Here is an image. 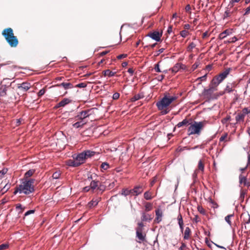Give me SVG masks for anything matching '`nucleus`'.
<instances>
[{
  "label": "nucleus",
  "mask_w": 250,
  "mask_h": 250,
  "mask_svg": "<svg viewBox=\"0 0 250 250\" xmlns=\"http://www.w3.org/2000/svg\"><path fill=\"white\" fill-rule=\"evenodd\" d=\"M2 35L11 47H15L17 46L18 40L17 37L14 35L13 31L11 28H7L3 30Z\"/></svg>",
  "instance_id": "nucleus-1"
},
{
  "label": "nucleus",
  "mask_w": 250,
  "mask_h": 250,
  "mask_svg": "<svg viewBox=\"0 0 250 250\" xmlns=\"http://www.w3.org/2000/svg\"><path fill=\"white\" fill-rule=\"evenodd\" d=\"M206 124L207 121H206L203 122L194 121L192 123L191 122L188 129V135L189 136L194 134L199 135Z\"/></svg>",
  "instance_id": "nucleus-2"
},
{
  "label": "nucleus",
  "mask_w": 250,
  "mask_h": 250,
  "mask_svg": "<svg viewBox=\"0 0 250 250\" xmlns=\"http://www.w3.org/2000/svg\"><path fill=\"white\" fill-rule=\"evenodd\" d=\"M176 99V96H170L168 94H166L160 101L156 103V105L159 110H163L165 108L169 106Z\"/></svg>",
  "instance_id": "nucleus-3"
},
{
  "label": "nucleus",
  "mask_w": 250,
  "mask_h": 250,
  "mask_svg": "<svg viewBox=\"0 0 250 250\" xmlns=\"http://www.w3.org/2000/svg\"><path fill=\"white\" fill-rule=\"evenodd\" d=\"M89 186L91 189V192L92 193L96 192L97 194H102L106 188V187L101 184L97 179L92 180Z\"/></svg>",
  "instance_id": "nucleus-4"
},
{
  "label": "nucleus",
  "mask_w": 250,
  "mask_h": 250,
  "mask_svg": "<svg viewBox=\"0 0 250 250\" xmlns=\"http://www.w3.org/2000/svg\"><path fill=\"white\" fill-rule=\"evenodd\" d=\"M142 186H136L133 189H129L127 188H123L122 190L121 194L125 196L131 195V196H137L141 194L143 191Z\"/></svg>",
  "instance_id": "nucleus-5"
},
{
  "label": "nucleus",
  "mask_w": 250,
  "mask_h": 250,
  "mask_svg": "<svg viewBox=\"0 0 250 250\" xmlns=\"http://www.w3.org/2000/svg\"><path fill=\"white\" fill-rule=\"evenodd\" d=\"M95 152L90 150H86L76 155L73 156V158L75 159L77 163H80V165L84 163L87 158L94 156Z\"/></svg>",
  "instance_id": "nucleus-6"
},
{
  "label": "nucleus",
  "mask_w": 250,
  "mask_h": 250,
  "mask_svg": "<svg viewBox=\"0 0 250 250\" xmlns=\"http://www.w3.org/2000/svg\"><path fill=\"white\" fill-rule=\"evenodd\" d=\"M138 226L136 228L137 242L139 243L146 241V234L144 231V224L142 223H138Z\"/></svg>",
  "instance_id": "nucleus-7"
},
{
  "label": "nucleus",
  "mask_w": 250,
  "mask_h": 250,
  "mask_svg": "<svg viewBox=\"0 0 250 250\" xmlns=\"http://www.w3.org/2000/svg\"><path fill=\"white\" fill-rule=\"evenodd\" d=\"M95 108H92L87 110H83L78 113L76 118L80 120H83L84 119L89 117L90 116L94 114Z\"/></svg>",
  "instance_id": "nucleus-8"
},
{
  "label": "nucleus",
  "mask_w": 250,
  "mask_h": 250,
  "mask_svg": "<svg viewBox=\"0 0 250 250\" xmlns=\"http://www.w3.org/2000/svg\"><path fill=\"white\" fill-rule=\"evenodd\" d=\"M19 186L20 187V193H23L25 194H29L34 191V187L30 186L25 181Z\"/></svg>",
  "instance_id": "nucleus-9"
},
{
  "label": "nucleus",
  "mask_w": 250,
  "mask_h": 250,
  "mask_svg": "<svg viewBox=\"0 0 250 250\" xmlns=\"http://www.w3.org/2000/svg\"><path fill=\"white\" fill-rule=\"evenodd\" d=\"M216 90H217V89H215V88H213L209 85V88H205L202 92V94L203 96L207 98H209L211 97L212 93Z\"/></svg>",
  "instance_id": "nucleus-10"
},
{
  "label": "nucleus",
  "mask_w": 250,
  "mask_h": 250,
  "mask_svg": "<svg viewBox=\"0 0 250 250\" xmlns=\"http://www.w3.org/2000/svg\"><path fill=\"white\" fill-rule=\"evenodd\" d=\"M162 36V34H160L158 31H154L152 33H150L147 35L148 37H149L152 39L156 41V42H159L161 40V37Z\"/></svg>",
  "instance_id": "nucleus-11"
},
{
  "label": "nucleus",
  "mask_w": 250,
  "mask_h": 250,
  "mask_svg": "<svg viewBox=\"0 0 250 250\" xmlns=\"http://www.w3.org/2000/svg\"><path fill=\"white\" fill-rule=\"evenodd\" d=\"M222 81L220 80V79L216 76L214 77L212 80H211L209 85L215 88V89H217V86L222 82Z\"/></svg>",
  "instance_id": "nucleus-12"
},
{
  "label": "nucleus",
  "mask_w": 250,
  "mask_h": 250,
  "mask_svg": "<svg viewBox=\"0 0 250 250\" xmlns=\"http://www.w3.org/2000/svg\"><path fill=\"white\" fill-rule=\"evenodd\" d=\"M186 66L180 63H177L171 69V71L173 73L177 72L180 69H185Z\"/></svg>",
  "instance_id": "nucleus-13"
},
{
  "label": "nucleus",
  "mask_w": 250,
  "mask_h": 250,
  "mask_svg": "<svg viewBox=\"0 0 250 250\" xmlns=\"http://www.w3.org/2000/svg\"><path fill=\"white\" fill-rule=\"evenodd\" d=\"M30 87V84L28 83H22L21 84H19L18 85V88L23 92H25L27 91Z\"/></svg>",
  "instance_id": "nucleus-14"
},
{
  "label": "nucleus",
  "mask_w": 250,
  "mask_h": 250,
  "mask_svg": "<svg viewBox=\"0 0 250 250\" xmlns=\"http://www.w3.org/2000/svg\"><path fill=\"white\" fill-rule=\"evenodd\" d=\"M230 70V68H228L224 72L221 73L217 76L220 79V80H221V81H223L229 75Z\"/></svg>",
  "instance_id": "nucleus-15"
},
{
  "label": "nucleus",
  "mask_w": 250,
  "mask_h": 250,
  "mask_svg": "<svg viewBox=\"0 0 250 250\" xmlns=\"http://www.w3.org/2000/svg\"><path fill=\"white\" fill-rule=\"evenodd\" d=\"M101 198H96V199H92L90 202H89L88 204H87V208H93L95 207H96L98 203L99 202V201L101 200Z\"/></svg>",
  "instance_id": "nucleus-16"
},
{
  "label": "nucleus",
  "mask_w": 250,
  "mask_h": 250,
  "mask_svg": "<svg viewBox=\"0 0 250 250\" xmlns=\"http://www.w3.org/2000/svg\"><path fill=\"white\" fill-rule=\"evenodd\" d=\"M71 102V100L68 98H64L60 102H59L55 106L56 108H59L60 107H63L66 104H69Z\"/></svg>",
  "instance_id": "nucleus-17"
},
{
  "label": "nucleus",
  "mask_w": 250,
  "mask_h": 250,
  "mask_svg": "<svg viewBox=\"0 0 250 250\" xmlns=\"http://www.w3.org/2000/svg\"><path fill=\"white\" fill-rule=\"evenodd\" d=\"M67 166L73 167H77L80 166V163H77L75 159H69L66 162Z\"/></svg>",
  "instance_id": "nucleus-18"
},
{
  "label": "nucleus",
  "mask_w": 250,
  "mask_h": 250,
  "mask_svg": "<svg viewBox=\"0 0 250 250\" xmlns=\"http://www.w3.org/2000/svg\"><path fill=\"white\" fill-rule=\"evenodd\" d=\"M191 121H192L191 120L189 121L187 119H185L182 122L178 123L177 124V125H176V126L177 127L179 128L183 126H187L188 125H190Z\"/></svg>",
  "instance_id": "nucleus-19"
},
{
  "label": "nucleus",
  "mask_w": 250,
  "mask_h": 250,
  "mask_svg": "<svg viewBox=\"0 0 250 250\" xmlns=\"http://www.w3.org/2000/svg\"><path fill=\"white\" fill-rule=\"evenodd\" d=\"M234 92V94L235 95V94L237 92V91L235 90L234 89L232 88V84H230V83H229L226 86V87L225 89V92L226 93H230V92Z\"/></svg>",
  "instance_id": "nucleus-20"
},
{
  "label": "nucleus",
  "mask_w": 250,
  "mask_h": 250,
  "mask_svg": "<svg viewBox=\"0 0 250 250\" xmlns=\"http://www.w3.org/2000/svg\"><path fill=\"white\" fill-rule=\"evenodd\" d=\"M58 86H62L65 89H71L73 87V84L70 83H62L59 84H57Z\"/></svg>",
  "instance_id": "nucleus-21"
},
{
  "label": "nucleus",
  "mask_w": 250,
  "mask_h": 250,
  "mask_svg": "<svg viewBox=\"0 0 250 250\" xmlns=\"http://www.w3.org/2000/svg\"><path fill=\"white\" fill-rule=\"evenodd\" d=\"M156 217L155 219H160L163 217V210L162 208L159 207L155 210Z\"/></svg>",
  "instance_id": "nucleus-22"
},
{
  "label": "nucleus",
  "mask_w": 250,
  "mask_h": 250,
  "mask_svg": "<svg viewBox=\"0 0 250 250\" xmlns=\"http://www.w3.org/2000/svg\"><path fill=\"white\" fill-rule=\"evenodd\" d=\"M191 234L190 229L188 227H186L184 234V239L185 240H188Z\"/></svg>",
  "instance_id": "nucleus-23"
},
{
  "label": "nucleus",
  "mask_w": 250,
  "mask_h": 250,
  "mask_svg": "<svg viewBox=\"0 0 250 250\" xmlns=\"http://www.w3.org/2000/svg\"><path fill=\"white\" fill-rule=\"evenodd\" d=\"M144 97V95L143 93H140L137 94L135 95L131 99V102H135L137 100H139L143 98Z\"/></svg>",
  "instance_id": "nucleus-24"
},
{
  "label": "nucleus",
  "mask_w": 250,
  "mask_h": 250,
  "mask_svg": "<svg viewBox=\"0 0 250 250\" xmlns=\"http://www.w3.org/2000/svg\"><path fill=\"white\" fill-rule=\"evenodd\" d=\"M85 124L86 123H84L83 120H80L73 124L72 126L76 128H82Z\"/></svg>",
  "instance_id": "nucleus-25"
},
{
  "label": "nucleus",
  "mask_w": 250,
  "mask_h": 250,
  "mask_svg": "<svg viewBox=\"0 0 250 250\" xmlns=\"http://www.w3.org/2000/svg\"><path fill=\"white\" fill-rule=\"evenodd\" d=\"M104 76H108L109 77L114 76L116 72L110 71L109 69L105 70L103 72Z\"/></svg>",
  "instance_id": "nucleus-26"
},
{
  "label": "nucleus",
  "mask_w": 250,
  "mask_h": 250,
  "mask_svg": "<svg viewBox=\"0 0 250 250\" xmlns=\"http://www.w3.org/2000/svg\"><path fill=\"white\" fill-rule=\"evenodd\" d=\"M245 117V116L242 113H238L235 117V120L237 123L244 121Z\"/></svg>",
  "instance_id": "nucleus-27"
},
{
  "label": "nucleus",
  "mask_w": 250,
  "mask_h": 250,
  "mask_svg": "<svg viewBox=\"0 0 250 250\" xmlns=\"http://www.w3.org/2000/svg\"><path fill=\"white\" fill-rule=\"evenodd\" d=\"M35 169H29L25 173L24 177L25 178H28L31 177V176H32L33 175V174L35 173Z\"/></svg>",
  "instance_id": "nucleus-28"
},
{
  "label": "nucleus",
  "mask_w": 250,
  "mask_h": 250,
  "mask_svg": "<svg viewBox=\"0 0 250 250\" xmlns=\"http://www.w3.org/2000/svg\"><path fill=\"white\" fill-rule=\"evenodd\" d=\"M144 198L146 200H151L153 197L152 196V193L149 191H147L144 193Z\"/></svg>",
  "instance_id": "nucleus-29"
},
{
  "label": "nucleus",
  "mask_w": 250,
  "mask_h": 250,
  "mask_svg": "<svg viewBox=\"0 0 250 250\" xmlns=\"http://www.w3.org/2000/svg\"><path fill=\"white\" fill-rule=\"evenodd\" d=\"M239 183L240 184H244V185H246L247 178L246 177L243 176L240 174L239 176Z\"/></svg>",
  "instance_id": "nucleus-30"
},
{
  "label": "nucleus",
  "mask_w": 250,
  "mask_h": 250,
  "mask_svg": "<svg viewBox=\"0 0 250 250\" xmlns=\"http://www.w3.org/2000/svg\"><path fill=\"white\" fill-rule=\"evenodd\" d=\"M24 208H25L23 207L21 204L17 205L16 208V211L18 212L19 214L22 213Z\"/></svg>",
  "instance_id": "nucleus-31"
},
{
  "label": "nucleus",
  "mask_w": 250,
  "mask_h": 250,
  "mask_svg": "<svg viewBox=\"0 0 250 250\" xmlns=\"http://www.w3.org/2000/svg\"><path fill=\"white\" fill-rule=\"evenodd\" d=\"M245 228V229L250 230V220H248L244 223L242 228Z\"/></svg>",
  "instance_id": "nucleus-32"
},
{
  "label": "nucleus",
  "mask_w": 250,
  "mask_h": 250,
  "mask_svg": "<svg viewBox=\"0 0 250 250\" xmlns=\"http://www.w3.org/2000/svg\"><path fill=\"white\" fill-rule=\"evenodd\" d=\"M229 35V31L228 30H225L224 32H222L219 34V38L221 39H224L226 37H227Z\"/></svg>",
  "instance_id": "nucleus-33"
},
{
  "label": "nucleus",
  "mask_w": 250,
  "mask_h": 250,
  "mask_svg": "<svg viewBox=\"0 0 250 250\" xmlns=\"http://www.w3.org/2000/svg\"><path fill=\"white\" fill-rule=\"evenodd\" d=\"M10 188V184H6L5 185V186L2 188L1 190V192H2V194L6 192Z\"/></svg>",
  "instance_id": "nucleus-34"
},
{
  "label": "nucleus",
  "mask_w": 250,
  "mask_h": 250,
  "mask_svg": "<svg viewBox=\"0 0 250 250\" xmlns=\"http://www.w3.org/2000/svg\"><path fill=\"white\" fill-rule=\"evenodd\" d=\"M198 167L199 170H200L202 171H204V165L201 160H200L198 162Z\"/></svg>",
  "instance_id": "nucleus-35"
},
{
  "label": "nucleus",
  "mask_w": 250,
  "mask_h": 250,
  "mask_svg": "<svg viewBox=\"0 0 250 250\" xmlns=\"http://www.w3.org/2000/svg\"><path fill=\"white\" fill-rule=\"evenodd\" d=\"M145 209L146 211L150 210L152 208V205L150 203H146L145 205Z\"/></svg>",
  "instance_id": "nucleus-36"
},
{
  "label": "nucleus",
  "mask_w": 250,
  "mask_h": 250,
  "mask_svg": "<svg viewBox=\"0 0 250 250\" xmlns=\"http://www.w3.org/2000/svg\"><path fill=\"white\" fill-rule=\"evenodd\" d=\"M101 167L104 170H106L109 167V165L107 163L104 162L102 164Z\"/></svg>",
  "instance_id": "nucleus-37"
},
{
  "label": "nucleus",
  "mask_w": 250,
  "mask_h": 250,
  "mask_svg": "<svg viewBox=\"0 0 250 250\" xmlns=\"http://www.w3.org/2000/svg\"><path fill=\"white\" fill-rule=\"evenodd\" d=\"M195 46L196 44L193 42H191V43H190L188 46V51H191L195 47Z\"/></svg>",
  "instance_id": "nucleus-38"
},
{
  "label": "nucleus",
  "mask_w": 250,
  "mask_h": 250,
  "mask_svg": "<svg viewBox=\"0 0 250 250\" xmlns=\"http://www.w3.org/2000/svg\"><path fill=\"white\" fill-rule=\"evenodd\" d=\"M250 113V108L248 107H245L242 110V114L245 116L247 114Z\"/></svg>",
  "instance_id": "nucleus-39"
},
{
  "label": "nucleus",
  "mask_w": 250,
  "mask_h": 250,
  "mask_svg": "<svg viewBox=\"0 0 250 250\" xmlns=\"http://www.w3.org/2000/svg\"><path fill=\"white\" fill-rule=\"evenodd\" d=\"M97 174L93 173V174H90V175H88V177H87V179L88 180L92 181L94 179H96V178H97Z\"/></svg>",
  "instance_id": "nucleus-40"
},
{
  "label": "nucleus",
  "mask_w": 250,
  "mask_h": 250,
  "mask_svg": "<svg viewBox=\"0 0 250 250\" xmlns=\"http://www.w3.org/2000/svg\"><path fill=\"white\" fill-rule=\"evenodd\" d=\"M61 175V173L60 172L56 171L54 172L52 175V177L53 179H59Z\"/></svg>",
  "instance_id": "nucleus-41"
},
{
  "label": "nucleus",
  "mask_w": 250,
  "mask_h": 250,
  "mask_svg": "<svg viewBox=\"0 0 250 250\" xmlns=\"http://www.w3.org/2000/svg\"><path fill=\"white\" fill-rule=\"evenodd\" d=\"M178 224H179L181 231L183 232V230H184L183 220H179Z\"/></svg>",
  "instance_id": "nucleus-42"
},
{
  "label": "nucleus",
  "mask_w": 250,
  "mask_h": 250,
  "mask_svg": "<svg viewBox=\"0 0 250 250\" xmlns=\"http://www.w3.org/2000/svg\"><path fill=\"white\" fill-rule=\"evenodd\" d=\"M188 34V31L186 30H182L180 32V35L183 37L185 38L187 36Z\"/></svg>",
  "instance_id": "nucleus-43"
},
{
  "label": "nucleus",
  "mask_w": 250,
  "mask_h": 250,
  "mask_svg": "<svg viewBox=\"0 0 250 250\" xmlns=\"http://www.w3.org/2000/svg\"><path fill=\"white\" fill-rule=\"evenodd\" d=\"M9 245L7 244H2L0 245V250H4L7 249Z\"/></svg>",
  "instance_id": "nucleus-44"
},
{
  "label": "nucleus",
  "mask_w": 250,
  "mask_h": 250,
  "mask_svg": "<svg viewBox=\"0 0 250 250\" xmlns=\"http://www.w3.org/2000/svg\"><path fill=\"white\" fill-rule=\"evenodd\" d=\"M6 95V88H0V96H4Z\"/></svg>",
  "instance_id": "nucleus-45"
},
{
  "label": "nucleus",
  "mask_w": 250,
  "mask_h": 250,
  "mask_svg": "<svg viewBox=\"0 0 250 250\" xmlns=\"http://www.w3.org/2000/svg\"><path fill=\"white\" fill-rule=\"evenodd\" d=\"M86 86V84L84 83H80L76 85V87L79 88H84Z\"/></svg>",
  "instance_id": "nucleus-46"
},
{
  "label": "nucleus",
  "mask_w": 250,
  "mask_h": 250,
  "mask_svg": "<svg viewBox=\"0 0 250 250\" xmlns=\"http://www.w3.org/2000/svg\"><path fill=\"white\" fill-rule=\"evenodd\" d=\"M35 210L34 209H32V210H29L27 211H26L24 214V216H26L29 214H33L34 213Z\"/></svg>",
  "instance_id": "nucleus-47"
},
{
  "label": "nucleus",
  "mask_w": 250,
  "mask_h": 250,
  "mask_svg": "<svg viewBox=\"0 0 250 250\" xmlns=\"http://www.w3.org/2000/svg\"><path fill=\"white\" fill-rule=\"evenodd\" d=\"M198 210L203 214H204L205 213V210L201 206L198 207Z\"/></svg>",
  "instance_id": "nucleus-48"
},
{
  "label": "nucleus",
  "mask_w": 250,
  "mask_h": 250,
  "mask_svg": "<svg viewBox=\"0 0 250 250\" xmlns=\"http://www.w3.org/2000/svg\"><path fill=\"white\" fill-rule=\"evenodd\" d=\"M8 171V169L6 168H4L2 169L1 171H0V175L1 177L2 176L4 175L5 174L7 173Z\"/></svg>",
  "instance_id": "nucleus-49"
},
{
  "label": "nucleus",
  "mask_w": 250,
  "mask_h": 250,
  "mask_svg": "<svg viewBox=\"0 0 250 250\" xmlns=\"http://www.w3.org/2000/svg\"><path fill=\"white\" fill-rule=\"evenodd\" d=\"M25 181H26L29 184V185H30V186H31V187H34L33 184L35 181V180L34 179H30L28 180H25Z\"/></svg>",
  "instance_id": "nucleus-50"
},
{
  "label": "nucleus",
  "mask_w": 250,
  "mask_h": 250,
  "mask_svg": "<svg viewBox=\"0 0 250 250\" xmlns=\"http://www.w3.org/2000/svg\"><path fill=\"white\" fill-rule=\"evenodd\" d=\"M45 92V90L44 88H42L39 91L38 96L39 97H41V96H42L43 95H44Z\"/></svg>",
  "instance_id": "nucleus-51"
},
{
  "label": "nucleus",
  "mask_w": 250,
  "mask_h": 250,
  "mask_svg": "<svg viewBox=\"0 0 250 250\" xmlns=\"http://www.w3.org/2000/svg\"><path fill=\"white\" fill-rule=\"evenodd\" d=\"M190 148H188V147L187 146H184L183 147H178L177 149V150L179 152H181L184 150H189Z\"/></svg>",
  "instance_id": "nucleus-52"
},
{
  "label": "nucleus",
  "mask_w": 250,
  "mask_h": 250,
  "mask_svg": "<svg viewBox=\"0 0 250 250\" xmlns=\"http://www.w3.org/2000/svg\"><path fill=\"white\" fill-rule=\"evenodd\" d=\"M120 97V94L119 93L116 92L113 94L112 98L113 100H117Z\"/></svg>",
  "instance_id": "nucleus-53"
},
{
  "label": "nucleus",
  "mask_w": 250,
  "mask_h": 250,
  "mask_svg": "<svg viewBox=\"0 0 250 250\" xmlns=\"http://www.w3.org/2000/svg\"><path fill=\"white\" fill-rule=\"evenodd\" d=\"M154 69L157 72H162L161 70L160 69L159 63H157V64H155V67H154Z\"/></svg>",
  "instance_id": "nucleus-54"
},
{
  "label": "nucleus",
  "mask_w": 250,
  "mask_h": 250,
  "mask_svg": "<svg viewBox=\"0 0 250 250\" xmlns=\"http://www.w3.org/2000/svg\"><path fill=\"white\" fill-rule=\"evenodd\" d=\"M207 74H205L204 76L199 77L197 79V80H200L201 81H205L206 80Z\"/></svg>",
  "instance_id": "nucleus-55"
},
{
  "label": "nucleus",
  "mask_w": 250,
  "mask_h": 250,
  "mask_svg": "<svg viewBox=\"0 0 250 250\" xmlns=\"http://www.w3.org/2000/svg\"><path fill=\"white\" fill-rule=\"evenodd\" d=\"M83 190L84 192H88L89 191H91V189L90 188V186H86V187H84L83 189Z\"/></svg>",
  "instance_id": "nucleus-56"
},
{
  "label": "nucleus",
  "mask_w": 250,
  "mask_h": 250,
  "mask_svg": "<svg viewBox=\"0 0 250 250\" xmlns=\"http://www.w3.org/2000/svg\"><path fill=\"white\" fill-rule=\"evenodd\" d=\"M250 13V5L246 8V9L245 10V12L244 13V15H248Z\"/></svg>",
  "instance_id": "nucleus-57"
},
{
  "label": "nucleus",
  "mask_w": 250,
  "mask_h": 250,
  "mask_svg": "<svg viewBox=\"0 0 250 250\" xmlns=\"http://www.w3.org/2000/svg\"><path fill=\"white\" fill-rule=\"evenodd\" d=\"M164 77H165L164 75H161L158 76V77L157 78V80L159 81H162L164 79Z\"/></svg>",
  "instance_id": "nucleus-58"
},
{
  "label": "nucleus",
  "mask_w": 250,
  "mask_h": 250,
  "mask_svg": "<svg viewBox=\"0 0 250 250\" xmlns=\"http://www.w3.org/2000/svg\"><path fill=\"white\" fill-rule=\"evenodd\" d=\"M126 56L127 55L126 54H121V55L118 56L117 58L118 59H121L122 58H124L126 57Z\"/></svg>",
  "instance_id": "nucleus-59"
},
{
  "label": "nucleus",
  "mask_w": 250,
  "mask_h": 250,
  "mask_svg": "<svg viewBox=\"0 0 250 250\" xmlns=\"http://www.w3.org/2000/svg\"><path fill=\"white\" fill-rule=\"evenodd\" d=\"M20 186L19 187L17 188L14 191V194L16 195L18 192L20 193Z\"/></svg>",
  "instance_id": "nucleus-60"
},
{
  "label": "nucleus",
  "mask_w": 250,
  "mask_h": 250,
  "mask_svg": "<svg viewBox=\"0 0 250 250\" xmlns=\"http://www.w3.org/2000/svg\"><path fill=\"white\" fill-rule=\"evenodd\" d=\"M127 72L130 74L131 75H133V73H134V70L132 68H129L128 70H127Z\"/></svg>",
  "instance_id": "nucleus-61"
},
{
  "label": "nucleus",
  "mask_w": 250,
  "mask_h": 250,
  "mask_svg": "<svg viewBox=\"0 0 250 250\" xmlns=\"http://www.w3.org/2000/svg\"><path fill=\"white\" fill-rule=\"evenodd\" d=\"M227 137V135H223V136H222L220 139H219V141L220 142H222Z\"/></svg>",
  "instance_id": "nucleus-62"
},
{
  "label": "nucleus",
  "mask_w": 250,
  "mask_h": 250,
  "mask_svg": "<svg viewBox=\"0 0 250 250\" xmlns=\"http://www.w3.org/2000/svg\"><path fill=\"white\" fill-rule=\"evenodd\" d=\"M186 11H189L191 10V7L189 4H188L185 8Z\"/></svg>",
  "instance_id": "nucleus-63"
},
{
  "label": "nucleus",
  "mask_w": 250,
  "mask_h": 250,
  "mask_svg": "<svg viewBox=\"0 0 250 250\" xmlns=\"http://www.w3.org/2000/svg\"><path fill=\"white\" fill-rule=\"evenodd\" d=\"M186 247L185 243H182L181 246L179 248V250H183V249Z\"/></svg>",
  "instance_id": "nucleus-64"
}]
</instances>
